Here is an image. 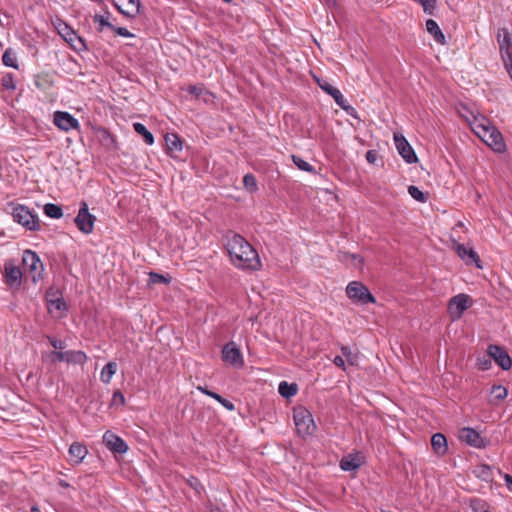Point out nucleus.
<instances>
[{
  "label": "nucleus",
  "instance_id": "nucleus-1",
  "mask_svg": "<svg viewBox=\"0 0 512 512\" xmlns=\"http://www.w3.org/2000/svg\"><path fill=\"white\" fill-rule=\"evenodd\" d=\"M226 249L237 268L253 271L260 269L261 262L256 250L241 235H228Z\"/></svg>",
  "mask_w": 512,
  "mask_h": 512
},
{
  "label": "nucleus",
  "instance_id": "nucleus-2",
  "mask_svg": "<svg viewBox=\"0 0 512 512\" xmlns=\"http://www.w3.org/2000/svg\"><path fill=\"white\" fill-rule=\"evenodd\" d=\"M472 116L471 129L489 147L496 152L505 150V143L500 131L482 114L470 113Z\"/></svg>",
  "mask_w": 512,
  "mask_h": 512
},
{
  "label": "nucleus",
  "instance_id": "nucleus-3",
  "mask_svg": "<svg viewBox=\"0 0 512 512\" xmlns=\"http://www.w3.org/2000/svg\"><path fill=\"white\" fill-rule=\"evenodd\" d=\"M347 297L355 304L366 305L376 303V298L369 288L360 281H351L346 286Z\"/></svg>",
  "mask_w": 512,
  "mask_h": 512
},
{
  "label": "nucleus",
  "instance_id": "nucleus-4",
  "mask_svg": "<svg viewBox=\"0 0 512 512\" xmlns=\"http://www.w3.org/2000/svg\"><path fill=\"white\" fill-rule=\"evenodd\" d=\"M12 216L15 222L19 223L28 230L34 231L39 229V221L36 214L30 211L24 205H16L13 207Z\"/></svg>",
  "mask_w": 512,
  "mask_h": 512
},
{
  "label": "nucleus",
  "instance_id": "nucleus-5",
  "mask_svg": "<svg viewBox=\"0 0 512 512\" xmlns=\"http://www.w3.org/2000/svg\"><path fill=\"white\" fill-rule=\"evenodd\" d=\"M473 301L467 294L460 293L452 297L448 303V313L452 321L459 320L463 313L472 306Z\"/></svg>",
  "mask_w": 512,
  "mask_h": 512
},
{
  "label": "nucleus",
  "instance_id": "nucleus-6",
  "mask_svg": "<svg viewBox=\"0 0 512 512\" xmlns=\"http://www.w3.org/2000/svg\"><path fill=\"white\" fill-rule=\"evenodd\" d=\"M22 261L24 268L29 272L33 282L36 283L42 278L44 271L43 263L34 251L25 250Z\"/></svg>",
  "mask_w": 512,
  "mask_h": 512
},
{
  "label": "nucleus",
  "instance_id": "nucleus-7",
  "mask_svg": "<svg viewBox=\"0 0 512 512\" xmlns=\"http://www.w3.org/2000/svg\"><path fill=\"white\" fill-rule=\"evenodd\" d=\"M497 42L504 65L512 64V34L507 28L498 30Z\"/></svg>",
  "mask_w": 512,
  "mask_h": 512
},
{
  "label": "nucleus",
  "instance_id": "nucleus-8",
  "mask_svg": "<svg viewBox=\"0 0 512 512\" xmlns=\"http://www.w3.org/2000/svg\"><path fill=\"white\" fill-rule=\"evenodd\" d=\"M222 360L226 364L236 369H241L244 367V358L242 352L238 345L233 341L228 342L222 348Z\"/></svg>",
  "mask_w": 512,
  "mask_h": 512
},
{
  "label": "nucleus",
  "instance_id": "nucleus-9",
  "mask_svg": "<svg viewBox=\"0 0 512 512\" xmlns=\"http://www.w3.org/2000/svg\"><path fill=\"white\" fill-rule=\"evenodd\" d=\"M95 220V216L89 213L87 203L82 202L78 214L75 217V224L78 229L84 234H90L94 229Z\"/></svg>",
  "mask_w": 512,
  "mask_h": 512
},
{
  "label": "nucleus",
  "instance_id": "nucleus-10",
  "mask_svg": "<svg viewBox=\"0 0 512 512\" xmlns=\"http://www.w3.org/2000/svg\"><path fill=\"white\" fill-rule=\"evenodd\" d=\"M487 353L503 370H509L512 367V359L503 347L489 345Z\"/></svg>",
  "mask_w": 512,
  "mask_h": 512
},
{
  "label": "nucleus",
  "instance_id": "nucleus-11",
  "mask_svg": "<svg viewBox=\"0 0 512 512\" xmlns=\"http://www.w3.org/2000/svg\"><path fill=\"white\" fill-rule=\"evenodd\" d=\"M394 142L395 146L397 148L398 153L401 155V157L407 162V163H416L418 161V158L412 148V146L409 144V142L406 140V138L403 135L400 134H394Z\"/></svg>",
  "mask_w": 512,
  "mask_h": 512
},
{
  "label": "nucleus",
  "instance_id": "nucleus-12",
  "mask_svg": "<svg viewBox=\"0 0 512 512\" xmlns=\"http://www.w3.org/2000/svg\"><path fill=\"white\" fill-rule=\"evenodd\" d=\"M53 362H67L72 364H84L87 361V356L83 351H54L51 353Z\"/></svg>",
  "mask_w": 512,
  "mask_h": 512
},
{
  "label": "nucleus",
  "instance_id": "nucleus-13",
  "mask_svg": "<svg viewBox=\"0 0 512 512\" xmlns=\"http://www.w3.org/2000/svg\"><path fill=\"white\" fill-rule=\"evenodd\" d=\"M53 122L59 129L63 131H70L79 127L78 120L68 112H55Z\"/></svg>",
  "mask_w": 512,
  "mask_h": 512
},
{
  "label": "nucleus",
  "instance_id": "nucleus-14",
  "mask_svg": "<svg viewBox=\"0 0 512 512\" xmlns=\"http://www.w3.org/2000/svg\"><path fill=\"white\" fill-rule=\"evenodd\" d=\"M5 283L11 289H18L22 283V271L18 266L11 263H6L4 267Z\"/></svg>",
  "mask_w": 512,
  "mask_h": 512
},
{
  "label": "nucleus",
  "instance_id": "nucleus-15",
  "mask_svg": "<svg viewBox=\"0 0 512 512\" xmlns=\"http://www.w3.org/2000/svg\"><path fill=\"white\" fill-rule=\"evenodd\" d=\"M293 420L296 431L302 438L312 436L317 429L314 418H293Z\"/></svg>",
  "mask_w": 512,
  "mask_h": 512
},
{
  "label": "nucleus",
  "instance_id": "nucleus-16",
  "mask_svg": "<svg viewBox=\"0 0 512 512\" xmlns=\"http://www.w3.org/2000/svg\"><path fill=\"white\" fill-rule=\"evenodd\" d=\"M114 6L124 16L133 18L140 11V0H114Z\"/></svg>",
  "mask_w": 512,
  "mask_h": 512
},
{
  "label": "nucleus",
  "instance_id": "nucleus-17",
  "mask_svg": "<svg viewBox=\"0 0 512 512\" xmlns=\"http://www.w3.org/2000/svg\"><path fill=\"white\" fill-rule=\"evenodd\" d=\"M459 439L475 448L484 447L483 438L476 430L469 427L462 428L459 431Z\"/></svg>",
  "mask_w": 512,
  "mask_h": 512
},
{
  "label": "nucleus",
  "instance_id": "nucleus-18",
  "mask_svg": "<svg viewBox=\"0 0 512 512\" xmlns=\"http://www.w3.org/2000/svg\"><path fill=\"white\" fill-rule=\"evenodd\" d=\"M103 442L111 451L116 453H125L128 449L126 443L120 437L109 431L103 435Z\"/></svg>",
  "mask_w": 512,
  "mask_h": 512
},
{
  "label": "nucleus",
  "instance_id": "nucleus-19",
  "mask_svg": "<svg viewBox=\"0 0 512 512\" xmlns=\"http://www.w3.org/2000/svg\"><path fill=\"white\" fill-rule=\"evenodd\" d=\"M364 463V456L361 453L348 454L340 461V468L344 471H355Z\"/></svg>",
  "mask_w": 512,
  "mask_h": 512
},
{
  "label": "nucleus",
  "instance_id": "nucleus-20",
  "mask_svg": "<svg viewBox=\"0 0 512 512\" xmlns=\"http://www.w3.org/2000/svg\"><path fill=\"white\" fill-rule=\"evenodd\" d=\"M47 308L49 313L55 318H61L66 314L67 304L63 298H49L47 300Z\"/></svg>",
  "mask_w": 512,
  "mask_h": 512
},
{
  "label": "nucleus",
  "instance_id": "nucleus-21",
  "mask_svg": "<svg viewBox=\"0 0 512 512\" xmlns=\"http://www.w3.org/2000/svg\"><path fill=\"white\" fill-rule=\"evenodd\" d=\"M455 249H456V252L458 254V256L466 263V264H471V263H475L477 265V267H481L479 262H480V259L477 255V253L471 249V248H467L465 247L463 244H456L455 246Z\"/></svg>",
  "mask_w": 512,
  "mask_h": 512
},
{
  "label": "nucleus",
  "instance_id": "nucleus-22",
  "mask_svg": "<svg viewBox=\"0 0 512 512\" xmlns=\"http://www.w3.org/2000/svg\"><path fill=\"white\" fill-rule=\"evenodd\" d=\"M87 453V448L78 442L73 443L69 448L70 460L74 464L81 463L83 459L86 457Z\"/></svg>",
  "mask_w": 512,
  "mask_h": 512
},
{
  "label": "nucleus",
  "instance_id": "nucleus-23",
  "mask_svg": "<svg viewBox=\"0 0 512 512\" xmlns=\"http://www.w3.org/2000/svg\"><path fill=\"white\" fill-rule=\"evenodd\" d=\"M60 34L64 37V39L71 43V45L78 50H81L85 47L84 42L80 37L77 36L74 30L65 25L64 29L60 31Z\"/></svg>",
  "mask_w": 512,
  "mask_h": 512
},
{
  "label": "nucleus",
  "instance_id": "nucleus-24",
  "mask_svg": "<svg viewBox=\"0 0 512 512\" xmlns=\"http://www.w3.org/2000/svg\"><path fill=\"white\" fill-rule=\"evenodd\" d=\"M431 445L434 452L439 456L445 455L448 450L447 440L441 433H436L432 436Z\"/></svg>",
  "mask_w": 512,
  "mask_h": 512
},
{
  "label": "nucleus",
  "instance_id": "nucleus-25",
  "mask_svg": "<svg viewBox=\"0 0 512 512\" xmlns=\"http://www.w3.org/2000/svg\"><path fill=\"white\" fill-rule=\"evenodd\" d=\"M426 29L437 43L445 44V36L436 21L428 19L426 21Z\"/></svg>",
  "mask_w": 512,
  "mask_h": 512
},
{
  "label": "nucleus",
  "instance_id": "nucleus-26",
  "mask_svg": "<svg viewBox=\"0 0 512 512\" xmlns=\"http://www.w3.org/2000/svg\"><path fill=\"white\" fill-rule=\"evenodd\" d=\"M117 371V364L115 362H109L107 363L100 373V380L105 383L109 384L111 382L112 377L115 375Z\"/></svg>",
  "mask_w": 512,
  "mask_h": 512
},
{
  "label": "nucleus",
  "instance_id": "nucleus-27",
  "mask_svg": "<svg viewBox=\"0 0 512 512\" xmlns=\"http://www.w3.org/2000/svg\"><path fill=\"white\" fill-rule=\"evenodd\" d=\"M298 391L297 384L294 383H288L286 381L280 382L278 386V392L281 396L285 398H289L291 396H294Z\"/></svg>",
  "mask_w": 512,
  "mask_h": 512
},
{
  "label": "nucleus",
  "instance_id": "nucleus-28",
  "mask_svg": "<svg viewBox=\"0 0 512 512\" xmlns=\"http://www.w3.org/2000/svg\"><path fill=\"white\" fill-rule=\"evenodd\" d=\"M2 62L7 67H11L14 69L19 68L16 53L11 48L6 49L5 52L3 53Z\"/></svg>",
  "mask_w": 512,
  "mask_h": 512
},
{
  "label": "nucleus",
  "instance_id": "nucleus-29",
  "mask_svg": "<svg viewBox=\"0 0 512 512\" xmlns=\"http://www.w3.org/2000/svg\"><path fill=\"white\" fill-rule=\"evenodd\" d=\"M133 128L139 135L143 136L146 144L152 145L154 143V137L152 133L148 131L147 128L142 123H134Z\"/></svg>",
  "mask_w": 512,
  "mask_h": 512
},
{
  "label": "nucleus",
  "instance_id": "nucleus-30",
  "mask_svg": "<svg viewBox=\"0 0 512 512\" xmlns=\"http://www.w3.org/2000/svg\"><path fill=\"white\" fill-rule=\"evenodd\" d=\"M43 210L46 216L53 219H59L63 215L62 208L57 204L47 203L44 205Z\"/></svg>",
  "mask_w": 512,
  "mask_h": 512
},
{
  "label": "nucleus",
  "instance_id": "nucleus-31",
  "mask_svg": "<svg viewBox=\"0 0 512 512\" xmlns=\"http://www.w3.org/2000/svg\"><path fill=\"white\" fill-rule=\"evenodd\" d=\"M474 474L476 477L482 479L483 481H490L492 479V470L490 466L486 464H480L475 467Z\"/></svg>",
  "mask_w": 512,
  "mask_h": 512
},
{
  "label": "nucleus",
  "instance_id": "nucleus-32",
  "mask_svg": "<svg viewBox=\"0 0 512 512\" xmlns=\"http://www.w3.org/2000/svg\"><path fill=\"white\" fill-rule=\"evenodd\" d=\"M341 260L350 263L355 268H361L364 264V260L359 254L344 253Z\"/></svg>",
  "mask_w": 512,
  "mask_h": 512
},
{
  "label": "nucleus",
  "instance_id": "nucleus-33",
  "mask_svg": "<svg viewBox=\"0 0 512 512\" xmlns=\"http://www.w3.org/2000/svg\"><path fill=\"white\" fill-rule=\"evenodd\" d=\"M491 400H504L507 395V389L502 385H494L490 390Z\"/></svg>",
  "mask_w": 512,
  "mask_h": 512
},
{
  "label": "nucleus",
  "instance_id": "nucleus-34",
  "mask_svg": "<svg viewBox=\"0 0 512 512\" xmlns=\"http://www.w3.org/2000/svg\"><path fill=\"white\" fill-rule=\"evenodd\" d=\"M165 140L167 147L171 152L180 151L182 149V143L177 135L168 134Z\"/></svg>",
  "mask_w": 512,
  "mask_h": 512
},
{
  "label": "nucleus",
  "instance_id": "nucleus-35",
  "mask_svg": "<svg viewBox=\"0 0 512 512\" xmlns=\"http://www.w3.org/2000/svg\"><path fill=\"white\" fill-rule=\"evenodd\" d=\"M243 185L250 192H255L258 189L256 178L250 173L243 177Z\"/></svg>",
  "mask_w": 512,
  "mask_h": 512
},
{
  "label": "nucleus",
  "instance_id": "nucleus-36",
  "mask_svg": "<svg viewBox=\"0 0 512 512\" xmlns=\"http://www.w3.org/2000/svg\"><path fill=\"white\" fill-rule=\"evenodd\" d=\"M293 163L302 171L306 172H313L314 168L311 164H309L307 161L303 160L299 156H292Z\"/></svg>",
  "mask_w": 512,
  "mask_h": 512
},
{
  "label": "nucleus",
  "instance_id": "nucleus-37",
  "mask_svg": "<svg viewBox=\"0 0 512 512\" xmlns=\"http://www.w3.org/2000/svg\"><path fill=\"white\" fill-rule=\"evenodd\" d=\"M169 282H170V279L167 278L166 276L162 275V274H158V273H155V272H150L149 273L148 283L150 285H153V284H168Z\"/></svg>",
  "mask_w": 512,
  "mask_h": 512
},
{
  "label": "nucleus",
  "instance_id": "nucleus-38",
  "mask_svg": "<svg viewBox=\"0 0 512 512\" xmlns=\"http://www.w3.org/2000/svg\"><path fill=\"white\" fill-rule=\"evenodd\" d=\"M408 193L409 195L419 201V202H425L426 201V196L425 194L417 187V186H414V185H410L408 187Z\"/></svg>",
  "mask_w": 512,
  "mask_h": 512
},
{
  "label": "nucleus",
  "instance_id": "nucleus-39",
  "mask_svg": "<svg viewBox=\"0 0 512 512\" xmlns=\"http://www.w3.org/2000/svg\"><path fill=\"white\" fill-rule=\"evenodd\" d=\"M2 86L10 91H14L16 89V84L14 81V76L11 73H6L1 80Z\"/></svg>",
  "mask_w": 512,
  "mask_h": 512
},
{
  "label": "nucleus",
  "instance_id": "nucleus-40",
  "mask_svg": "<svg viewBox=\"0 0 512 512\" xmlns=\"http://www.w3.org/2000/svg\"><path fill=\"white\" fill-rule=\"evenodd\" d=\"M198 389L201 390L202 392L210 395L211 397L215 398L216 400H218L228 410L232 411L234 409L233 403H231L230 401L222 398L220 395L212 393V392L205 391L202 387H198Z\"/></svg>",
  "mask_w": 512,
  "mask_h": 512
},
{
  "label": "nucleus",
  "instance_id": "nucleus-41",
  "mask_svg": "<svg viewBox=\"0 0 512 512\" xmlns=\"http://www.w3.org/2000/svg\"><path fill=\"white\" fill-rule=\"evenodd\" d=\"M330 96L334 99L338 106H340L344 110H347L348 106H346V100L338 89L332 90Z\"/></svg>",
  "mask_w": 512,
  "mask_h": 512
},
{
  "label": "nucleus",
  "instance_id": "nucleus-42",
  "mask_svg": "<svg viewBox=\"0 0 512 512\" xmlns=\"http://www.w3.org/2000/svg\"><path fill=\"white\" fill-rule=\"evenodd\" d=\"M492 366L491 358L488 357H479L477 358V367L482 370L486 371L489 370Z\"/></svg>",
  "mask_w": 512,
  "mask_h": 512
},
{
  "label": "nucleus",
  "instance_id": "nucleus-43",
  "mask_svg": "<svg viewBox=\"0 0 512 512\" xmlns=\"http://www.w3.org/2000/svg\"><path fill=\"white\" fill-rule=\"evenodd\" d=\"M460 116L471 126L472 116L470 113H474L467 106L461 105L458 109Z\"/></svg>",
  "mask_w": 512,
  "mask_h": 512
},
{
  "label": "nucleus",
  "instance_id": "nucleus-44",
  "mask_svg": "<svg viewBox=\"0 0 512 512\" xmlns=\"http://www.w3.org/2000/svg\"><path fill=\"white\" fill-rule=\"evenodd\" d=\"M341 352L350 365L356 364V355H354L348 347L343 346Z\"/></svg>",
  "mask_w": 512,
  "mask_h": 512
},
{
  "label": "nucleus",
  "instance_id": "nucleus-45",
  "mask_svg": "<svg viewBox=\"0 0 512 512\" xmlns=\"http://www.w3.org/2000/svg\"><path fill=\"white\" fill-rule=\"evenodd\" d=\"M317 84L319 87L325 91L327 94L331 95L332 90H336L337 88L333 87L328 81L316 79Z\"/></svg>",
  "mask_w": 512,
  "mask_h": 512
},
{
  "label": "nucleus",
  "instance_id": "nucleus-46",
  "mask_svg": "<svg viewBox=\"0 0 512 512\" xmlns=\"http://www.w3.org/2000/svg\"><path fill=\"white\" fill-rule=\"evenodd\" d=\"M94 22L99 23L101 26H106L110 29H115V26L112 25L104 15H95Z\"/></svg>",
  "mask_w": 512,
  "mask_h": 512
},
{
  "label": "nucleus",
  "instance_id": "nucleus-47",
  "mask_svg": "<svg viewBox=\"0 0 512 512\" xmlns=\"http://www.w3.org/2000/svg\"><path fill=\"white\" fill-rule=\"evenodd\" d=\"M48 340H49L50 344L57 350L61 351L66 347L65 342H63L62 340H58V339H55L52 337H48Z\"/></svg>",
  "mask_w": 512,
  "mask_h": 512
},
{
  "label": "nucleus",
  "instance_id": "nucleus-48",
  "mask_svg": "<svg viewBox=\"0 0 512 512\" xmlns=\"http://www.w3.org/2000/svg\"><path fill=\"white\" fill-rule=\"evenodd\" d=\"M112 30L115 31L119 36H122V37L130 38V37L134 36L130 31H128L124 27H115V29H112Z\"/></svg>",
  "mask_w": 512,
  "mask_h": 512
},
{
  "label": "nucleus",
  "instance_id": "nucleus-49",
  "mask_svg": "<svg viewBox=\"0 0 512 512\" xmlns=\"http://www.w3.org/2000/svg\"><path fill=\"white\" fill-rule=\"evenodd\" d=\"M112 401H113L114 405H116V404L122 405L124 403V395L119 391L114 392Z\"/></svg>",
  "mask_w": 512,
  "mask_h": 512
},
{
  "label": "nucleus",
  "instance_id": "nucleus-50",
  "mask_svg": "<svg viewBox=\"0 0 512 512\" xmlns=\"http://www.w3.org/2000/svg\"><path fill=\"white\" fill-rule=\"evenodd\" d=\"M366 160L369 162V163H372L374 164L377 160V155L374 151L372 150H369L367 153H366Z\"/></svg>",
  "mask_w": 512,
  "mask_h": 512
},
{
  "label": "nucleus",
  "instance_id": "nucleus-51",
  "mask_svg": "<svg viewBox=\"0 0 512 512\" xmlns=\"http://www.w3.org/2000/svg\"><path fill=\"white\" fill-rule=\"evenodd\" d=\"M334 364L342 369L345 370V361L343 359V357L341 356H336L333 360Z\"/></svg>",
  "mask_w": 512,
  "mask_h": 512
},
{
  "label": "nucleus",
  "instance_id": "nucleus-52",
  "mask_svg": "<svg viewBox=\"0 0 512 512\" xmlns=\"http://www.w3.org/2000/svg\"><path fill=\"white\" fill-rule=\"evenodd\" d=\"M504 480L506 482L508 489L512 492V476L509 474H505Z\"/></svg>",
  "mask_w": 512,
  "mask_h": 512
},
{
  "label": "nucleus",
  "instance_id": "nucleus-53",
  "mask_svg": "<svg viewBox=\"0 0 512 512\" xmlns=\"http://www.w3.org/2000/svg\"><path fill=\"white\" fill-rule=\"evenodd\" d=\"M103 136H104L105 139H108L111 142L114 141V139L111 137V135L106 130H103Z\"/></svg>",
  "mask_w": 512,
  "mask_h": 512
},
{
  "label": "nucleus",
  "instance_id": "nucleus-54",
  "mask_svg": "<svg viewBox=\"0 0 512 512\" xmlns=\"http://www.w3.org/2000/svg\"><path fill=\"white\" fill-rule=\"evenodd\" d=\"M505 68L508 71V73L512 79V64L505 66Z\"/></svg>",
  "mask_w": 512,
  "mask_h": 512
},
{
  "label": "nucleus",
  "instance_id": "nucleus-55",
  "mask_svg": "<svg viewBox=\"0 0 512 512\" xmlns=\"http://www.w3.org/2000/svg\"><path fill=\"white\" fill-rule=\"evenodd\" d=\"M200 488H201V489H199V488L197 487V485L194 483V487H193L194 492H196V493H198V494H199V493L201 492V490H203V487H200Z\"/></svg>",
  "mask_w": 512,
  "mask_h": 512
},
{
  "label": "nucleus",
  "instance_id": "nucleus-56",
  "mask_svg": "<svg viewBox=\"0 0 512 512\" xmlns=\"http://www.w3.org/2000/svg\"><path fill=\"white\" fill-rule=\"evenodd\" d=\"M59 483H60V485H61L62 487H68V486H69V485H68V483H66V482H64V481H62V480H61Z\"/></svg>",
  "mask_w": 512,
  "mask_h": 512
},
{
  "label": "nucleus",
  "instance_id": "nucleus-57",
  "mask_svg": "<svg viewBox=\"0 0 512 512\" xmlns=\"http://www.w3.org/2000/svg\"><path fill=\"white\" fill-rule=\"evenodd\" d=\"M211 512H221L220 509L216 508V509H212Z\"/></svg>",
  "mask_w": 512,
  "mask_h": 512
},
{
  "label": "nucleus",
  "instance_id": "nucleus-58",
  "mask_svg": "<svg viewBox=\"0 0 512 512\" xmlns=\"http://www.w3.org/2000/svg\"><path fill=\"white\" fill-rule=\"evenodd\" d=\"M193 91H194V95H198L196 87L193 88Z\"/></svg>",
  "mask_w": 512,
  "mask_h": 512
},
{
  "label": "nucleus",
  "instance_id": "nucleus-59",
  "mask_svg": "<svg viewBox=\"0 0 512 512\" xmlns=\"http://www.w3.org/2000/svg\"><path fill=\"white\" fill-rule=\"evenodd\" d=\"M224 1H225L226 3H230V2H231V0H224Z\"/></svg>",
  "mask_w": 512,
  "mask_h": 512
}]
</instances>
